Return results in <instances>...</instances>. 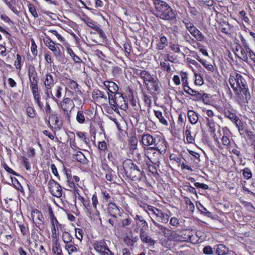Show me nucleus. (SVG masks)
Masks as SVG:
<instances>
[{
	"mask_svg": "<svg viewBox=\"0 0 255 255\" xmlns=\"http://www.w3.org/2000/svg\"><path fill=\"white\" fill-rule=\"evenodd\" d=\"M155 9L154 15L157 18L167 21L176 19L175 13L170 6L162 0H152Z\"/></svg>",
	"mask_w": 255,
	"mask_h": 255,
	"instance_id": "f257e3e1",
	"label": "nucleus"
},
{
	"mask_svg": "<svg viewBox=\"0 0 255 255\" xmlns=\"http://www.w3.org/2000/svg\"><path fill=\"white\" fill-rule=\"evenodd\" d=\"M123 168L126 176L133 181L140 180L142 177V171L139 167L133 163L132 160H128L123 164Z\"/></svg>",
	"mask_w": 255,
	"mask_h": 255,
	"instance_id": "f03ea898",
	"label": "nucleus"
},
{
	"mask_svg": "<svg viewBox=\"0 0 255 255\" xmlns=\"http://www.w3.org/2000/svg\"><path fill=\"white\" fill-rule=\"evenodd\" d=\"M112 109L116 110L118 107L121 109L126 110L128 108V103L126 98L123 96V94L118 92L114 95V99L112 104Z\"/></svg>",
	"mask_w": 255,
	"mask_h": 255,
	"instance_id": "7ed1b4c3",
	"label": "nucleus"
},
{
	"mask_svg": "<svg viewBox=\"0 0 255 255\" xmlns=\"http://www.w3.org/2000/svg\"><path fill=\"white\" fill-rule=\"evenodd\" d=\"M32 218L35 226L40 230L44 229V225L42 214L39 210L35 209L32 211Z\"/></svg>",
	"mask_w": 255,
	"mask_h": 255,
	"instance_id": "20e7f679",
	"label": "nucleus"
},
{
	"mask_svg": "<svg viewBox=\"0 0 255 255\" xmlns=\"http://www.w3.org/2000/svg\"><path fill=\"white\" fill-rule=\"evenodd\" d=\"M186 28L190 33L198 41H202L204 38L202 33L189 22L183 21Z\"/></svg>",
	"mask_w": 255,
	"mask_h": 255,
	"instance_id": "39448f33",
	"label": "nucleus"
},
{
	"mask_svg": "<svg viewBox=\"0 0 255 255\" xmlns=\"http://www.w3.org/2000/svg\"><path fill=\"white\" fill-rule=\"evenodd\" d=\"M49 191L54 196L60 197L62 195V191L61 186L53 179L49 181Z\"/></svg>",
	"mask_w": 255,
	"mask_h": 255,
	"instance_id": "423d86ee",
	"label": "nucleus"
},
{
	"mask_svg": "<svg viewBox=\"0 0 255 255\" xmlns=\"http://www.w3.org/2000/svg\"><path fill=\"white\" fill-rule=\"evenodd\" d=\"M159 80L158 79H154L153 77L148 82L146 83L145 86L147 89L152 94L159 93L160 92V86L159 84Z\"/></svg>",
	"mask_w": 255,
	"mask_h": 255,
	"instance_id": "0eeeda50",
	"label": "nucleus"
},
{
	"mask_svg": "<svg viewBox=\"0 0 255 255\" xmlns=\"http://www.w3.org/2000/svg\"><path fill=\"white\" fill-rule=\"evenodd\" d=\"M28 76L30 85L38 84V77L35 67L33 65H30L28 67Z\"/></svg>",
	"mask_w": 255,
	"mask_h": 255,
	"instance_id": "6e6552de",
	"label": "nucleus"
},
{
	"mask_svg": "<svg viewBox=\"0 0 255 255\" xmlns=\"http://www.w3.org/2000/svg\"><path fill=\"white\" fill-rule=\"evenodd\" d=\"M140 238L141 241L143 243H147L149 246H154L155 243V240L152 239L145 232V230L140 229Z\"/></svg>",
	"mask_w": 255,
	"mask_h": 255,
	"instance_id": "1a4fd4ad",
	"label": "nucleus"
},
{
	"mask_svg": "<svg viewBox=\"0 0 255 255\" xmlns=\"http://www.w3.org/2000/svg\"><path fill=\"white\" fill-rule=\"evenodd\" d=\"M156 140V139L149 134H144L141 138L142 144L147 146L152 144L155 145Z\"/></svg>",
	"mask_w": 255,
	"mask_h": 255,
	"instance_id": "9d476101",
	"label": "nucleus"
},
{
	"mask_svg": "<svg viewBox=\"0 0 255 255\" xmlns=\"http://www.w3.org/2000/svg\"><path fill=\"white\" fill-rule=\"evenodd\" d=\"M104 84L109 92L112 94H115L118 93L119 87L115 82L112 81H105Z\"/></svg>",
	"mask_w": 255,
	"mask_h": 255,
	"instance_id": "9b49d317",
	"label": "nucleus"
},
{
	"mask_svg": "<svg viewBox=\"0 0 255 255\" xmlns=\"http://www.w3.org/2000/svg\"><path fill=\"white\" fill-rule=\"evenodd\" d=\"M134 220L136 221V225L137 227L143 229V230H147L148 228V225L146 222L144 220L143 218L139 215H136L134 218Z\"/></svg>",
	"mask_w": 255,
	"mask_h": 255,
	"instance_id": "f8f14e48",
	"label": "nucleus"
},
{
	"mask_svg": "<svg viewBox=\"0 0 255 255\" xmlns=\"http://www.w3.org/2000/svg\"><path fill=\"white\" fill-rule=\"evenodd\" d=\"M93 246L96 251L101 254L103 253L104 250H106V249H108L106 243L103 241L95 242Z\"/></svg>",
	"mask_w": 255,
	"mask_h": 255,
	"instance_id": "ddd939ff",
	"label": "nucleus"
},
{
	"mask_svg": "<svg viewBox=\"0 0 255 255\" xmlns=\"http://www.w3.org/2000/svg\"><path fill=\"white\" fill-rule=\"evenodd\" d=\"M187 116L191 124H195L198 120V116L193 110H189L187 113Z\"/></svg>",
	"mask_w": 255,
	"mask_h": 255,
	"instance_id": "4468645a",
	"label": "nucleus"
},
{
	"mask_svg": "<svg viewBox=\"0 0 255 255\" xmlns=\"http://www.w3.org/2000/svg\"><path fill=\"white\" fill-rule=\"evenodd\" d=\"M65 248L68 251L69 255H72L78 251V245H75L74 242L66 244Z\"/></svg>",
	"mask_w": 255,
	"mask_h": 255,
	"instance_id": "2eb2a0df",
	"label": "nucleus"
},
{
	"mask_svg": "<svg viewBox=\"0 0 255 255\" xmlns=\"http://www.w3.org/2000/svg\"><path fill=\"white\" fill-rule=\"evenodd\" d=\"M229 252V249L223 244L217 246L216 253L218 255H225Z\"/></svg>",
	"mask_w": 255,
	"mask_h": 255,
	"instance_id": "dca6fc26",
	"label": "nucleus"
},
{
	"mask_svg": "<svg viewBox=\"0 0 255 255\" xmlns=\"http://www.w3.org/2000/svg\"><path fill=\"white\" fill-rule=\"evenodd\" d=\"M52 243V251L54 254L57 255H62V250L59 241H53Z\"/></svg>",
	"mask_w": 255,
	"mask_h": 255,
	"instance_id": "f3484780",
	"label": "nucleus"
},
{
	"mask_svg": "<svg viewBox=\"0 0 255 255\" xmlns=\"http://www.w3.org/2000/svg\"><path fill=\"white\" fill-rule=\"evenodd\" d=\"M139 76L140 78L144 81L145 85H146V83L148 82L149 81H150L152 78L150 74L146 70L140 71L139 73Z\"/></svg>",
	"mask_w": 255,
	"mask_h": 255,
	"instance_id": "a211bd4d",
	"label": "nucleus"
},
{
	"mask_svg": "<svg viewBox=\"0 0 255 255\" xmlns=\"http://www.w3.org/2000/svg\"><path fill=\"white\" fill-rule=\"evenodd\" d=\"M50 122L52 124L55 125V128H60L61 126V124H59V121L58 117L56 114H51L49 116V120L48 123L50 124Z\"/></svg>",
	"mask_w": 255,
	"mask_h": 255,
	"instance_id": "6ab92c4d",
	"label": "nucleus"
},
{
	"mask_svg": "<svg viewBox=\"0 0 255 255\" xmlns=\"http://www.w3.org/2000/svg\"><path fill=\"white\" fill-rule=\"evenodd\" d=\"M119 212V207L114 203L110 202L108 205V213L109 214H118Z\"/></svg>",
	"mask_w": 255,
	"mask_h": 255,
	"instance_id": "aec40b11",
	"label": "nucleus"
},
{
	"mask_svg": "<svg viewBox=\"0 0 255 255\" xmlns=\"http://www.w3.org/2000/svg\"><path fill=\"white\" fill-rule=\"evenodd\" d=\"M54 83V81L51 75L47 74L44 81V84L47 89H50Z\"/></svg>",
	"mask_w": 255,
	"mask_h": 255,
	"instance_id": "412c9836",
	"label": "nucleus"
},
{
	"mask_svg": "<svg viewBox=\"0 0 255 255\" xmlns=\"http://www.w3.org/2000/svg\"><path fill=\"white\" fill-rule=\"evenodd\" d=\"M62 238L63 242L65 243V245L73 242V237H72L71 234L68 232H64L62 234Z\"/></svg>",
	"mask_w": 255,
	"mask_h": 255,
	"instance_id": "4be33fe9",
	"label": "nucleus"
},
{
	"mask_svg": "<svg viewBox=\"0 0 255 255\" xmlns=\"http://www.w3.org/2000/svg\"><path fill=\"white\" fill-rule=\"evenodd\" d=\"M225 116L229 118L232 122H234L236 125H238L237 122H240L239 118L235 114L227 111L225 113Z\"/></svg>",
	"mask_w": 255,
	"mask_h": 255,
	"instance_id": "5701e85b",
	"label": "nucleus"
},
{
	"mask_svg": "<svg viewBox=\"0 0 255 255\" xmlns=\"http://www.w3.org/2000/svg\"><path fill=\"white\" fill-rule=\"evenodd\" d=\"M164 236H166L169 240H177L179 236L174 231H171L168 229V231H166L165 233Z\"/></svg>",
	"mask_w": 255,
	"mask_h": 255,
	"instance_id": "b1692460",
	"label": "nucleus"
},
{
	"mask_svg": "<svg viewBox=\"0 0 255 255\" xmlns=\"http://www.w3.org/2000/svg\"><path fill=\"white\" fill-rule=\"evenodd\" d=\"M154 112L155 117L159 120V122L164 125L167 126L168 122L164 119V117L163 116L162 112L160 111L155 110L154 111Z\"/></svg>",
	"mask_w": 255,
	"mask_h": 255,
	"instance_id": "393cba45",
	"label": "nucleus"
},
{
	"mask_svg": "<svg viewBox=\"0 0 255 255\" xmlns=\"http://www.w3.org/2000/svg\"><path fill=\"white\" fill-rule=\"evenodd\" d=\"M67 52L70 55V56L72 57L74 62L76 63H80L82 62V60L80 59L79 57L77 56L72 49L70 48H67Z\"/></svg>",
	"mask_w": 255,
	"mask_h": 255,
	"instance_id": "a878e982",
	"label": "nucleus"
},
{
	"mask_svg": "<svg viewBox=\"0 0 255 255\" xmlns=\"http://www.w3.org/2000/svg\"><path fill=\"white\" fill-rule=\"evenodd\" d=\"M181 76L182 81L183 82L184 91L187 93H189V92L186 90V88H188V90L191 89V88L188 86V83L186 73H183Z\"/></svg>",
	"mask_w": 255,
	"mask_h": 255,
	"instance_id": "bb28decb",
	"label": "nucleus"
},
{
	"mask_svg": "<svg viewBox=\"0 0 255 255\" xmlns=\"http://www.w3.org/2000/svg\"><path fill=\"white\" fill-rule=\"evenodd\" d=\"M191 92L188 93L189 95H191L193 97H194L195 101H200L202 99V94L200 92L195 91L191 88Z\"/></svg>",
	"mask_w": 255,
	"mask_h": 255,
	"instance_id": "cd10ccee",
	"label": "nucleus"
},
{
	"mask_svg": "<svg viewBox=\"0 0 255 255\" xmlns=\"http://www.w3.org/2000/svg\"><path fill=\"white\" fill-rule=\"evenodd\" d=\"M234 78L238 87H240L244 83H246V81L243 78V76L240 74L236 73V76Z\"/></svg>",
	"mask_w": 255,
	"mask_h": 255,
	"instance_id": "c85d7f7f",
	"label": "nucleus"
},
{
	"mask_svg": "<svg viewBox=\"0 0 255 255\" xmlns=\"http://www.w3.org/2000/svg\"><path fill=\"white\" fill-rule=\"evenodd\" d=\"M44 43L50 49L51 51L54 50L56 47H55V42L53 41L50 39V38H47V39L44 41Z\"/></svg>",
	"mask_w": 255,
	"mask_h": 255,
	"instance_id": "c756f323",
	"label": "nucleus"
},
{
	"mask_svg": "<svg viewBox=\"0 0 255 255\" xmlns=\"http://www.w3.org/2000/svg\"><path fill=\"white\" fill-rule=\"evenodd\" d=\"M92 95H93V97L94 98H98L99 97H100V98L104 99L105 100L107 99V97H106V96H105L104 95L103 92L99 90H94L93 91Z\"/></svg>",
	"mask_w": 255,
	"mask_h": 255,
	"instance_id": "7c9ffc66",
	"label": "nucleus"
},
{
	"mask_svg": "<svg viewBox=\"0 0 255 255\" xmlns=\"http://www.w3.org/2000/svg\"><path fill=\"white\" fill-rule=\"evenodd\" d=\"M30 88L31 89L34 98L40 97V95L38 93V84L35 85L31 84Z\"/></svg>",
	"mask_w": 255,
	"mask_h": 255,
	"instance_id": "2f4dec72",
	"label": "nucleus"
},
{
	"mask_svg": "<svg viewBox=\"0 0 255 255\" xmlns=\"http://www.w3.org/2000/svg\"><path fill=\"white\" fill-rule=\"evenodd\" d=\"M84 113L82 111H78L76 116V120L80 124H83L85 122Z\"/></svg>",
	"mask_w": 255,
	"mask_h": 255,
	"instance_id": "473e14b6",
	"label": "nucleus"
},
{
	"mask_svg": "<svg viewBox=\"0 0 255 255\" xmlns=\"http://www.w3.org/2000/svg\"><path fill=\"white\" fill-rule=\"evenodd\" d=\"M152 221L154 225L157 227L159 230H160L164 235L165 233H166V231H168L167 228H166L165 227H164L163 225H160L159 223H158L157 222H156L155 220H154L153 219H152Z\"/></svg>",
	"mask_w": 255,
	"mask_h": 255,
	"instance_id": "72a5a7b5",
	"label": "nucleus"
},
{
	"mask_svg": "<svg viewBox=\"0 0 255 255\" xmlns=\"http://www.w3.org/2000/svg\"><path fill=\"white\" fill-rule=\"evenodd\" d=\"M149 210L150 211H151L152 213L155 215L158 219L159 217H161V213L162 212L156 208L153 207H150V208H148Z\"/></svg>",
	"mask_w": 255,
	"mask_h": 255,
	"instance_id": "f704fd0d",
	"label": "nucleus"
},
{
	"mask_svg": "<svg viewBox=\"0 0 255 255\" xmlns=\"http://www.w3.org/2000/svg\"><path fill=\"white\" fill-rule=\"evenodd\" d=\"M241 49V56H238L239 58L243 60L245 62H248V57L245 50L240 45H239Z\"/></svg>",
	"mask_w": 255,
	"mask_h": 255,
	"instance_id": "c9c22d12",
	"label": "nucleus"
},
{
	"mask_svg": "<svg viewBox=\"0 0 255 255\" xmlns=\"http://www.w3.org/2000/svg\"><path fill=\"white\" fill-rule=\"evenodd\" d=\"M52 235L51 237L52 241H59V234L57 233L56 229L55 226H52L51 228Z\"/></svg>",
	"mask_w": 255,
	"mask_h": 255,
	"instance_id": "e433bc0d",
	"label": "nucleus"
},
{
	"mask_svg": "<svg viewBox=\"0 0 255 255\" xmlns=\"http://www.w3.org/2000/svg\"><path fill=\"white\" fill-rule=\"evenodd\" d=\"M75 158L80 162H84L86 159L85 156L81 151H79L75 155Z\"/></svg>",
	"mask_w": 255,
	"mask_h": 255,
	"instance_id": "4c0bfd02",
	"label": "nucleus"
},
{
	"mask_svg": "<svg viewBox=\"0 0 255 255\" xmlns=\"http://www.w3.org/2000/svg\"><path fill=\"white\" fill-rule=\"evenodd\" d=\"M28 6L29 10L30 12L31 13V14L33 15V16L34 18L38 17V15L37 13V11L36 10V9L35 8L34 5L30 3L28 4Z\"/></svg>",
	"mask_w": 255,
	"mask_h": 255,
	"instance_id": "58836bf2",
	"label": "nucleus"
},
{
	"mask_svg": "<svg viewBox=\"0 0 255 255\" xmlns=\"http://www.w3.org/2000/svg\"><path fill=\"white\" fill-rule=\"evenodd\" d=\"M201 5H206L208 7H211L213 5V0H198Z\"/></svg>",
	"mask_w": 255,
	"mask_h": 255,
	"instance_id": "ea45409f",
	"label": "nucleus"
},
{
	"mask_svg": "<svg viewBox=\"0 0 255 255\" xmlns=\"http://www.w3.org/2000/svg\"><path fill=\"white\" fill-rule=\"evenodd\" d=\"M62 109L64 112V114L66 116L67 120H70L71 110L69 111L67 105H62Z\"/></svg>",
	"mask_w": 255,
	"mask_h": 255,
	"instance_id": "a19ab883",
	"label": "nucleus"
},
{
	"mask_svg": "<svg viewBox=\"0 0 255 255\" xmlns=\"http://www.w3.org/2000/svg\"><path fill=\"white\" fill-rule=\"evenodd\" d=\"M243 175L247 179H249L252 177V174L250 169L248 168H246L243 170Z\"/></svg>",
	"mask_w": 255,
	"mask_h": 255,
	"instance_id": "79ce46f5",
	"label": "nucleus"
},
{
	"mask_svg": "<svg viewBox=\"0 0 255 255\" xmlns=\"http://www.w3.org/2000/svg\"><path fill=\"white\" fill-rule=\"evenodd\" d=\"M83 231L80 229H75V236L76 238L79 239L80 241L83 239Z\"/></svg>",
	"mask_w": 255,
	"mask_h": 255,
	"instance_id": "37998d69",
	"label": "nucleus"
},
{
	"mask_svg": "<svg viewBox=\"0 0 255 255\" xmlns=\"http://www.w3.org/2000/svg\"><path fill=\"white\" fill-rule=\"evenodd\" d=\"M185 134L186 136L187 141L189 143H192L193 141L194 140V138L192 136H191L190 131L188 129H187L185 131Z\"/></svg>",
	"mask_w": 255,
	"mask_h": 255,
	"instance_id": "c03bdc74",
	"label": "nucleus"
},
{
	"mask_svg": "<svg viewBox=\"0 0 255 255\" xmlns=\"http://www.w3.org/2000/svg\"><path fill=\"white\" fill-rule=\"evenodd\" d=\"M169 217L166 214H164L163 212L161 213V217L159 218V221L162 223H167L168 221Z\"/></svg>",
	"mask_w": 255,
	"mask_h": 255,
	"instance_id": "a18cd8bd",
	"label": "nucleus"
},
{
	"mask_svg": "<svg viewBox=\"0 0 255 255\" xmlns=\"http://www.w3.org/2000/svg\"><path fill=\"white\" fill-rule=\"evenodd\" d=\"M160 66L164 70L169 72L171 70L169 64L166 63L164 62H161L160 63Z\"/></svg>",
	"mask_w": 255,
	"mask_h": 255,
	"instance_id": "49530a36",
	"label": "nucleus"
},
{
	"mask_svg": "<svg viewBox=\"0 0 255 255\" xmlns=\"http://www.w3.org/2000/svg\"><path fill=\"white\" fill-rule=\"evenodd\" d=\"M26 112L27 115L31 118L35 117V113L34 109L31 107H28L26 109Z\"/></svg>",
	"mask_w": 255,
	"mask_h": 255,
	"instance_id": "de8ad7c7",
	"label": "nucleus"
},
{
	"mask_svg": "<svg viewBox=\"0 0 255 255\" xmlns=\"http://www.w3.org/2000/svg\"><path fill=\"white\" fill-rule=\"evenodd\" d=\"M195 83L196 85H201L203 84V78L201 77L200 75H197L195 74Z\"/></svg>",
	"mask_w": 255,
	"mask_h": 255,
	"instance_id": "09e8293b",
	"label": "nucleus"
},
{
	"mask_svg": "<svg viewBox=\"0 0 255 255\" xmlns=\"http://www.w3.org/2000/svg\"><path fill=\"white\" fill-rule=\"evenodd\" d=\"M203 253L206 255H211L213 253V249L211 246H206L203 249Z\"/></svg>",
	"mask_w": 255,
	"mask_h": 255,
	"instance_id": "8fccbe9b",
	"label": "nucleus"
},
{
	"mask_svg": "<svg viewBox=\"0 0 255 255\" xmlns=\"http://www.w3.org/2000/svg\"><path fill=\"white\" fill-rule=\"evenodd\" d=\"M21 60V56L19 54H17L16 55V60L15 61V66L17 69L21 68V64H20Z\"/></svg>",
	"mask_w": 255,
	"mask_h": 255,
	"instance_id": "3c124183",
	"label": "nucleus"
},
{
	"mask_svg": "<svg viewBox=\"0 0 255 255\" xmlns=\"http://www.w3.org/2000/svg\"><path fill=\"white\" fill-rule=\"evenodd\" d=\"M48 32L52 33V34L55 35L61 42L64 41V38L62 36H61L60 34H59L56 30H50L48 31Z\"/></svg>",
	"mask_w": 255,
	"mask_h": 255,
	"instance_id": "603ef678",
	"label": "nucleus"
},
{
	"mask_svg": "<svg viewBox=\"0 0 255 255\" xmlns=\"http://www.w3.org/2000/svg\"><path fill=\"white\" fill-rule=\"evenodd\" d=\"M194 186L196 188H202L205 190L208 189L209 188V186L205 184L204 183H201L199 182H195L194 183Z\"/></svg>",
	"mask_w": 255,
	"mask_h": 255,
	"instance_id": "864d4df0",
	"label": "nucleus"
},
{
	"mask_svg": "<svg viewBox=\"0 0 255 255\" xmlns=\"http://www.w3.org/2000/svg\"><path fill=\"white\" fill-rule=\"evenodd\" d=\"M184 189L186 190V191H189L190 193L195 194L196 196H197L196 190L195 188H194L193 187L191 186L186 185L184 186Z\"/></svg>",
	"mask_w": 255,
	"mask_h": 255,
	"instance_id": "5fc2aeb1",
	"label": "nucleus"
},
{
	"mask_svg": "<svg viewBox=\"0 0 255 255\" xmlns=\"http://www.w3.org/2000/svg\"><path fill=\"white\" fill-rule=\"evenodd\" d=\"M246 134L249 139L253 141H255V134H254L252 131L246 130Z\"/></svg>",
	"mask_w": 255,
	"mask_h": 255,
	"instance_id": "6e6d98bb",
	"label": "nucleus"
},
{
	"mask_svg": "<svg viewBox=\"0 0 255 255\" xmlns=\"http://www.w3.org/2000/svg\"><path fill=\"white\" fill-rule=\"evenodd\" d=\"M69 84L72 89L76 90L78 87V84L73 80L70 79Z\"/></svg>",
	"mask_w": 255,
	"mask_h": 255,
	"instance_id": "4d7b16f0",
	"label": "nucleus"
},
{
	"mask_svg": "<svg viewBox=\"0 0 255 255\" xmlns=\"http://www.w3.org/2000/svg\"><path fill=\"white\" fill-rule=\"evenodd\" d=\"M201 64L209 71H214V67L211 64H207L204 61L201 63Z\"/></svg>",
	"mask_w": 255,
	"mask_h": 255,
	"instance_id": "13d9d810",
	"label": "nucleus"
},
{
	"mask_svg": "<svg viewBox=\"0 0 255 255\" xmlns=\"http://www.w3.org/2000/svg\"><path fill=\"white\" fill-rule=\"evenodd\" d=\"M3 167L5 169V170L8 172L16 176L18 175V174L16 172H15L14 170H13L12 169L9 167L6 164H4Z\"/></svg>",
	"mask_w": 255,
	"mask_h": 255,
	"instance_id": "bf43d9fd",
	"label": "nucleus"
},
{
	"mask_svg": "<svg viewBox=\"0 0 255 255\" xmlns=\"http://www.w3.org/2000/svg\"><path fill=\"white\" fill-rule=\"evenodd\" d=\"M201 213L203 215L211 218V219L214 218V215H213V214L209 211H208L207 210V211H203L202 210H201Z\"/></svg>",
	"mask_w": 255,
	"mask_h": 255,
	"instance_id": "052dcab7",
	"label": "nucleus"
},
{
	"mask_svg": "<svg viewBox=\"0 0 255 255\" xmlns=\"http://www.w3.org/2000/svg\"><path fill=\"white\" fill-rule=\"evenodd\" d=\"M222 141L223 144L224 145L228 146L230 144V141L229 138L225 135H224L222 136Z\"/></svg>",
	"mask_w": 255,
	"mask_h": 255,
	"instance_id": "680f3d73",
	"label": "nucleus"
},
{
	"mask_svg": "<svg viewBox=\"0 0 255 255\" xmlns=\"http://www.w3.org/2000/svg\"><path fill=\"white\" fill-rule=\"evenodd\" d=\"M171 50L175 53H179L180 51V47L178 45L173 44L170 46Z\"/></svg>",
	"mask_w": 255,
	"mask_h": 255,
	"instance_id": "e2e57ef3",
	"label": "nucleus"
},
{
	"mask_svg": "<svg viewBox=\"0 0 255 255\" xmlns=\"http://www.w3.org/2000/svg\"><path fill=\"white\" fill-rule=\"evenodd\" d=\"M74 194L75 196H77L82 201L84 202V198L80 196L79 193V190L78 188L76 186H74Z\"/></svg>",
	"mask_w": 255,
	"mask_h": 255,
	"instance_id": "0e129e2a",
	"label": "nucleus"
},
{
	"mask_svg": "<svg viewBox=\"0 0 255 255\" xmlns=\"http://www.w3.org/2000/svg\"><path fill=\"white\" fill-rule=\"evenodd\" d=\"M207 121L208 122L207 123V125L209 127L210 130L211 132H215V128H214V124L213 122H211L209 121V120L208 118H207Z\"/></svg>",
	"mask_w": 255,
	"mask_h": 255,
	"instance_id": "69168bd1",
	"label": "nucleus"
},
{
	"mask_svg": "<svg viewBox=\"0 0 255 255\" xmlns=\"http://www.w3.org/2000/svg\"><path fill=\"white\" fill-rule=\"evenodd\" d=\"M131 224V220L130 218H127L122 221V225L124 227H126Z\"/></svg>",
	"mask_w": 255,
	"mask_h": 255,
	"instance_id": "338daca9",
	"label": "nucleus"
},
{
	"mask_svg": "<svg viewBox=\"0 0 255 255\" xmlns=\"http://www.w3.org/2000/svg\"><path fill=\"white\" fill-rule=\"evenodd\" d=\"M107 147V144L105 141L99 142V148L101 150H105Z\"/></svg>",
	"mask_w": 255,
	"mask_h": 255,
	"instance_id": "774afa93",
	"label": "nucleus"
}]
</instances>
